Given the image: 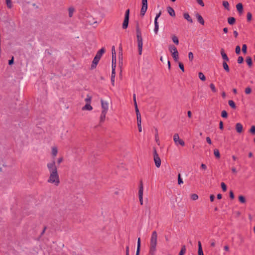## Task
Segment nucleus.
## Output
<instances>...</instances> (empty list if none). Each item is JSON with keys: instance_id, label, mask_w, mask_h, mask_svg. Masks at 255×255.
Here are the masks:
<instances>
[{"instance_id": "nucleus-33", "label": "nucleus", "mask_w": 255, "mask_h": 255, "mask_svg": "<svg viewBox=\"0 0 255 255\" xmlns=\"http://www.w3.org/2000/svg\"><path fill=\"white\" fill-rule=\"evenodd\" d=\"M223 5L227 9H228V10L229 9V3L227 1H223Z\"/></svg>"}, {"instance_id": "nucleus-52", "label": "nucleus", "mask_w": 255, "mask_h": 255, "mask_svg": "<svg viewBox=\"0 0 255 255\" xmlns=\"http://www.w3.org/2000/svg\"><path fill=\"white\" fill-rule=\"evenodd\" d=\"M244 61V58L242 56H239L238 58V63L241 64L243 63Z\"/></svg>"}, {"instance_id": "nucleus-27", "label": "nucleus", "mask_w": 255, "mask_h": 255, "mask_svg": "<svg viewBox=\"0 0 255 255\" xmlns=\"http://www.w3.org/2000/svg\"><path fill=\"white\" fill-rule=\"evenodd\" d=\"M223 66L225 70H226L227 72H229L230 70L229 67L228 66V65L227 64V62L226 61H224L223 63Z\"/></svg>"}, {"instance_id": "nucleus-9", "label": "nucleus", "mask_w": 255, "mask_h": 255, "mask_svg": "<svg viewBox=\"0 0 255 255\" xmlns=\"http://www.w3.org/2000/svg\"><path fill=\"white\" fill-rule=\"evenodd\" d=\"M102 108L103 109L102 111L107 112L109 108V104L107 102L104 101L103 100H101Z\"/></svg>"}, {"instance_id": "nucleus-14", "label": "nucleus", "mask_w": 255, "mask_h": 255, "mask_svg": "<svg viewBox=\"0 0 255 255\" xmlns=\"http://www.w3.org/2000/svg\"><path fill=\"white\" fill-rule=\"evenodd\" d=\"M112 62H116V54L115 47L113 46L112 48Z\"/></svg>"}, {"instance_id": "nucleus-26", "label": "nucleus", "mask_w": 255, "mask_h": 255, "mask_svg": "<svg viewBox=\"0 0 255 255\" xmlns=\"http://www.w3.org/2000/svg\"><path fill=\"white\" fill-rule=\"evenodd\" d=\"M246 62L248 64V65L250 66V67H251L252 66V64H253V62H252V59L251 58V57H248L246 59Z\"/></svg>"}, {"instance_id": "nucleus-53", "label": "nucleus", "mask_w": 255, "mask_h": 255, "mask_svg": "<svg viewBox=\"0 0 255 255\" xmlns=\"http://www.w3.org/2000/svg\"><path fill=\"white\" fill-rule=\"evenodd\" d=\"M161 14V12L160 11L159 13H157L156 16L154 19V22L157 21L158 18L160 16Z\"/></svg>"}, {"instance_id": "nucleus-19", "label": "nucleus", "mask_w": 255, "mask_h": 255, "mask_svg": "<svg viewBox=\"0 0 255 255\" xmlns=\"http://www.w3.org/2000/svg\"><path fill=\"white\" fill-rule=\"evenodd\" d=\"M198 255H204L201 242L200 241H199L198 243Z\"/></svg>"}, {"instance_id": "nucleus-20", "label": "nucleus", "mask_w": 255, "mask_h": 255, "mask_svg": "<svg viewBox=\"0 0 255 255\" xmlns=\"http://www.w3.org/2000/svg\"><path fill=\"white\" fill-rule=\"evenodd\" d=\"M236 22V19L234 17H229L228 18V22L231 25L234 24Z\"/></svg>"}, {"instance_id": "nucleus-8", "label": "nucleus", "mask_w": 255, "mask_h": 255, "mask_svg": "<svg viewBox=\"0 0 255 255\" xmlns=\"http://www.w3.org/2000/svg\"><path fill=\"white\" fill-rule=\"evenodd\" d=\"M173 140H174L175 143L177 145L178 144H180L183 146L185 145L184 141L182 139H181L179 138V135L177 133H176L174 135Z\"/></svg>"}, {"instance_id": "nucleus-64", "label": "nucleus", "mask_w": 255, "mask_h": 255, "mask_svg": "<svg viewBox=\"0 0 255 255\" xmlns=\"http://www.w3.org/2000/svg\"><path fill=\"white\" fill-rule=\"evenodd\" d=\"M214 199H215V196L214 195H211L210 196V201L211 202H213L214 201Z\"/></svg>"}, {"instance_id": "nucleus-13", "label": "nucleus", "mask_w": 255, "mask_h": 255, "mask_svg": "<svg viewBox=\"0 0 255 255\" xmlns=\"http://www.w3.org/2000/svg\"><path fill=\"white\" fill-rule=\"evenodd\" d=\"M236 129L239 133H241L243 131V126L241 123H237L236 125Z\"/></svg>"}, {"instance_id": "nucleus-34", "label": "nucleus", "mask_w": 255, "mask_h": 255, "mask_svg": "<svg viewBox=\"0 0 255 255\" xmlns=\"http://www.w3.org/2000/svg\"><path fill=\"white\" fill-rule=\"evenodd\" d=\"M140 238H138L137 240V250L136 252H140Z\"/></svg>"}, {"instance_id": "nucleus-40", "label": "nucleus", "mask_w": 255, "mask_h": 255, "mask_svg": "<svg viewBox=\"0 0 255 255\" xmlns=\"http://www.w3.org/2000/svg\"><path fill=\"white\" fill-rule=\"evenodd\" d=\"M188 58L190 61H192L193 58H194V55L192 52H190L188 53Z\"/></svg>"}, {"instance_id": "nucleus-16", "label": "nucleus", "mask_w": 255, "mask_h": 255, "mask_svg": "<svg viewBox=\"0 0 255 255\" xmlns=\"http://www.w3.org/2000/svg\"><path fill=\"white\" fill-rule=\"evenodd\" d=\"M167 11L169 15L171 16H175V13L174 10L170 6L167 7Z\"/></svg>"}, {"instance_id": "nucleus-49", "label": "nucleus", "mask_w": 255, "mask_h": 255, "mask_svg": "<svg viewBox=\"0 0 255 255\" xmlns=\"http://www.w3.org/2000/svg\"><path fill=\"white\" fill-rule=\"evenodd\" d=\"M221 187L223 191H226L227 190V187L226 184L224 182H222L221 184Z\"/></svg>"}, {"instance_id": "nucleus-12", "label": "nucleus", "mask_w": 255, "mask_h": 255, "mask_svg": "<svg viewBox=\"0 0 255 255\" xmlns=\"http://www.w3.org/2000/svg\"><path fill=\"white\" fill-rule=\"evenodd\" d=\"M196 18L197 19L198 21L200 24H201L202 25H204V19H203V18L202 17V16L200 14L197 13L196 14Z\"/></svg>"}, {"instance_id": "nucleus-22", "label": "nucleus", "mask_w": 255, "mask_h": 255, "mask_svg": "<svg viewBox=\"0 0 255 255\" xmlns=\"http://www.w3.org/2000/svg\"><path fill=\"white\" fill-rule=\"evenodd\" d=\"M172 57L175 61H177L179 59L178 52H173Z\"/></svg>"}, {"instance_id": "nucleus-56", "label": "nucleus", "mask_w": 255, "mask_h": 255, "mask_svg": "<svg viewBox=\"0 0 255 255\" xmlns=\"http://www.w3.org/2000/svg\"><path fill=\"white\" fill-rule=\"evenodd\" d=\"M197 2L201 6H204V3L202 0H196Z\"/></svg>"}, {"instance_id": "nucleus-23", "label": "nucleus", "mask_w": 255, "mask_h": 255, "mask_svg": "<svg viewBox=\"0 0 255 255\" xmlns=\"http://www.w3.org/2000/svg\"><path fill=\"white\" fill-rule=\"evenodd\" d=\"M159 29V25L157 21L154 22V31L155 34H157L158 31Z\"/></svg>"}, {"instance_id": "nucleus-29", "label": "nucleus", "mask_w": 255, "mask_h": 255, "mask_svg": "<svg viewBox=\"0 0 255 255\" xmlns=\"http://www.w3.org/2000/svg\"><path fill=\"white\" fill-rule=\"evenodd\" d=\"M199 78L202 80V81H205L206 77L204 74L202 72H199L198 74Z\"/></svg>"}, {"instance_id": "nucleus-46", "label": "nucleus", "mask_w": 255, "mask_h": 255, "mask_svg": "<svg viewBox=\"0 0 255 255\" xmlns=\"http://www.w3.org/2000/svg\"><path fill=\"white\" fill-rule=\"evenodd\" d=\"M236 53L237 54H239L241 53V48L240 46L238 45L236 46L235 49Z\"/></svg>"}, {"instance_id": "nucleus-2", "label": "nucleus", "mask_w": 255, "mask_h": 255, "mask_svg": "<svg viewBox=\"0 0 255 255\" xmlns=\"http://www.w3.org/2000/svg\"><path fill=\"white\" fill-rule=\"evenodd\" d=\"M157 243V234L156 231H153L150 239L149 254L150 255H155L156 252Z\"/></svg>"}, {"instance_id": "nucleus-11", "label": "nucleus", "mask_w": 255, "mask_h": 255, "mask_svg": "<svg viewBox=\"0 0 255 255\" xmlns=\"http://www.w3.org/2000/svg\"><path fill=\"white\" fill-rule=\"evenodd\" d=\"M137 118V123H141V115L138 108L135 109Z\"/></svg>"}, {"instance_id": "nucleus-36", "label": "nucleus", "mask_w": 255, "mask_h": 255, "mask_svg": "<svg viewBox=\"0 0 255 255\" xmlns=\"http://www.w3.org/2000/svg\"><path fill=\"white\" fill-rule=\"evenodd\" d=\"M239 200L242 203H246V199L243 196H242V195L240 196L239 197Z\"/></svg>"}, {"instance_id": "nucleus-35", "label": "nucleus", "mask_w": 255, "mask_h": 255, "mask_svg": "<svg viewBox=\"0 0 255 255\" xmlns=\"http://www.w3.org/2000/svg\"><path fill=\"white\" fill-rule=\"evenodd\" d=\"M169 50L173 53V52H178L177 48L173 45L169 47Z\"/></svg>"}, {"instance_id": "nucleus-51", "label": "nucleus", "mask_w": 255, "mask_h": 255, "mask_svg": "<svg viewBox=\"0 0 255 255\" xmlns=\"http://www.w3.org/2000/svg\"><path fill=\"white\" fill-rule=\"evenodd\" d=\"M247 46L246 44H243L242 46V51L243 53H246L247 52Z\"/></svg>"}, {"instance_id": "nucleus-1", "label": "nucleus", "mask_w": 255, "mask_h": 255, "mask_svg": "<svg viewBox=\"0 0 255 255\" xmlns=\"http://www.w3.org/2000/svg\"><path fill=\"white\" fill-rule=\"evenodd\" d=\"M47 167L50 173L49 178L47 182L51 184H54L56 186H58L60 183V179L55 161L53 160L51 162L48 163Z\"/></svg>"}, {"instance_id": "nucleus-58", "label": "nucleus", "mask_w": 255, "mask_h": 255, "mask_svg": "<svg viewBox=\"0 0 255 255\" xmlns=\"http://www.w3.org/2000/svg\"><path fill=\"white\" fill-rule=\"evenodd\" d=\"M179 67L180 68V69L183 71L184 72V65L182 63H179Z\"/></svg>"}, {"instance_id": "nucleus-30", "label": "nucleus", "mask_w": 255, "mask_h": 255, "mask_svg": "<svg viewBox=\"0 0 255 255\" xmlns=\"http://www.w3.org/2000/svg\"><path fill=\"white\" fill-rule=\"evenodd\" d=\"M186 252V247L185 246H183L181 248V249L179 252V255H183Z\"/></svg>"}, {"instance_id": "nucleus-18", "label": "nucleus", "mask_w": 255, "mask_h": 255, "mask_svg": "<svg viewBox=\"0 0 255 255\" xmlns=\"http://www.w3.org/2000/svg\"><path fill=\"white\" fill-rule=\"evenodd\" d=\"M236 8L239 13H241L243 11V6L241 3H239L236 5Z\"/></svg>"}, {"instance_id": "nucleus-3", "label": "nucleus", "mask_w": 255, "mask_h": 255, "mask_svg": "<svg viewBox=\"0 0 255 255\" xmlns=\"http://www.w3.org/2000/svg\"><path fill=\"white\" fill-rule=\"evenodd\" d=\"M105 51V50L104 48H102L97 52V53H96V54L93 60L92 64L91 65L92 68H94L96 67L100 59H101L102 55L104 54Z\"/></svg>"}, {"instance_id": "nucleus-43", "label": "nucleus", "mask_w": 255, "mask_h": 255, "mask_svg": "<svg viewBox=\"0 0 255 255\" xmlns=\"http://www.w3.org/2000/svg\"><path fill=\"white\" fill-rule=\"evenodd\" d=\"M221 116L224 118H226L228 116V114L225 110H223L221 113Z\"/></svg>"}, {"instance_id": "nucleus-37", "label": "nucleus", "mask_w": 255, "mask_h": 255, "mask_svg": "<svg viewBox=\"0 0 255 255\" xmlns=\"http://www.w3.org/2000/svg\"><path fill=\"white\" fill-rule=\"evenodd\" d=\"M91 99H92L91 96L88 95L87 96L86 98L85 99V101H86V103H91Z\"/></svg>"}, {"instance_id": "nucleus-59", "label": "nucleus", "mask_w": 255, "mask_h": 255, "mask_svg": "<svg viewBox=\"0 0 255 255\" xmlns=\"http://www.w3.org/2000/svg\"><path fill=\"white\" fill-rule=\"evenodd\" d=\"M137 127L139 132L142 131L141 123H137Z\"/></svg>"}, {"instance_id": "nucleus-28", "label": "nucleus", "mask_w": 255, "mask_h": 255, "mask_svg": "<svg viewBox=\"0 0 255 255\" xmlns=\"http://www.w3.org/2000/svg\"><path fill=\"white\" fill-rule=\"evenodd\" d=\"M107 112H105V111H102V113H101V117H100V120L101 121H104L105 119V117H106V115L107 114Z\"/></svg>"}, {"instance_id": "nucleus-4", "label": "nucleus", "mask_w": 255, "mask_h": 255, "mask_svg": "<svg viewBox=\"0 0 255 255\" xmlns=\"http://www.w3.org/2000/svg\"><path fill=\"white\" fill-rule=\"evenodd\" d=\"M137 37V46H138V50L139 55H141L142 53V38L141 36V34H136Z\"/></svg>"}, {"instance_id": "nucleus-55", "label": "nucleus", "mask_w": 255, "mask_h": 255, "mask_svg": "<svg viewBox=\"0 0 255 255\" xmlns=\"http://www.w3.org/2000/svg\"><path fill=\"white\" fill-rule=\"evenodd\" d=\"M250 131L253 134L255 133V126H252V127L250 130Z\"/></svg>"}, {"instance_id": "nucleus-50", "label": "nucleus", "mask_w": 255, "mask_h": 255, "mask_svg": "<svg viewBox=\"0 0 255 255\" xmlns=\"http://www.w3.org/2000/svg\"><path fill=\"white\" fill-rule=\"evenodd\" d=\"M222 57L223 59L226 61H228L229 60V59L226 54H222Z\"/></svg>"}, {"instance_id": "nucleus-38", "label": "nucleus", "mask_w": 255, "mask_h": 255, "mask_svg": "<svg viewBox=\"0 0 255 255\" xmlns=\"http://www.w3.org/2000/svg\"><path fill=\"white\" fill-rule=\"evenodd\" d=\"M133 102H134V106L135 109L138 108L136 101V96H135V94H134L133 95Z\"/></svg>"}, {"instance_id": "nucleus-60", "label": "nucleus", "mask_w": 255, "mask_h": 255, "mask_svg": "<svg viewBox=\"0 0 255 255\" xmlns=\"http://www.w3.org/2000/svg\"><path fill=\"white\" fill-rule=\"evenodd\" d=\"M230 197L232 199H233L234 198V193L232 191H231L230 192Z\"/></svg>"}, {"instance_id": "nucleus-15", "label": "nucleus", "mask_w": 255, "mask_h": 255, "mask_svg": "<svg viewBox=\"0 0 255 255\" xmlns=\"http://www.w3.org/2000/svg\"><path fill=\"white\" fill-rule=\"evenodd\" d=\"M183 17L189 22H190L191 23H193V20H192V18L190 17V15L188 13H184L183 14Z\"/></svg>"}, {"instance_id": "nucleus-31", "label": "nucleus", "mask_w": 255, "mask_h": 255, "mask_svg": "<svg viewBox=\"0 0 255 255\" xmlns=\"http://www.w3.org/2000/svg\"><path fill=\"white\" fill-rule=\"evenodd\" d=\"M68 11H69V17H72L73 14V12L74 11V8L73 7H69V9H68Z\"/></svg>"}, {"instance_id": "nucleus-63", "label": "nucleus", "mask_w": 255, "mask_h": 255, "mask_svg": "<svg viewBox=\"0 0 255 255\" xmlns=\"http://www.w3.org/2000/svg\"><path fill=\"white\" fill-rule=\"evenodd\" d=\"M219 128L221 129H223V123L222 121H220V124H219Z\"/></svg>"}, {"instance_id": "nucleus-44", "label": "nucleus", "mask_w": 255, "mask_h": 255, "mask_svg": "<svg viewBox=\"0 0 255 255\" xmlns=\"http://www.w3.org/2000/svg\"><path fill=\"white\" fill-rule=\"evenodd\" d=\"M210 87L213 92H216L217 91L215 86L213 83L210 84Z\"/></svg>"}, {"instance_id": "nucleus-54", "label": "nucleus", "mask_w": 255, "mask_h": 255, "mask_svg": "<svg viewBox=\"0 0 255 255\" xmlns=\"http://www.w3.org/2000/svg\"><path fill=\"white\" fill-rule=\"evenodd\" d=\"M116 75H111V83L114 86L115 85V78Z\"/></svg>"}, {"instance_id": "nucleus-39", "label": "nucleus", "mask_w": 255, "mask_h": 255, "mask_svg": "<svg viewBox=\"0 0 255 255\" xmlns=\"http://www.w3.org/2000/svg\"><path fill=\"white\" fill-rule=\"evenodd\" d=\"M178 183L179 185L183 183V181L181 177L180 174H179L178 175Z\"/></svg>"}, {"instance_id": "nucleus-45", "label": "nucleus", "mask_w": 255, "mask_h": 255, "mask_svg": "<svg viewBox=\"0 0 255 255\" xmlns=\"http://www.w3.org/2000/svg\"><path fill=\"white\" fill-rule=\"evenodd\" d=\"M247 17L248 21H251V19H252V13L251 12H248Z\"/></svg>"}, {"instance_id": "nucleus-48", "label": "nucleus", "mask_w": 255, "mask_h": 255, "mask_svg": "<svg viewBox=\"0 0 255 255\" xmlns=\"http://www.w3.org/2000/svg\"><path fill=\"white\" fill-rule=\"evenodd\" d=\"M191 198L193 200H196L198 199V196L196 194H193L191 195Z\"/></svg>"}, {"instance_id": "nucleus-7", "label": "nucleus", "mask_w": 255, "mask_h": 255, "mask_svg": "<svg viewBox=\"0 0 255 255\" xmlns=\"http://www.w3.org/2000/svg\"><path fill=\"white\" fill-rule=\"evenodd\" d=\"M143 185L142 182H140L139 188L138 190V197L140 204H143Z\"/></svg>"}, {"instance_id": "nucleus-41", "label": "nucleus", "mask_w": 255, "mask_h": 255, "mask_svg": "<svg viewBox=\"0 0 255 255\" xmlns=\"http://www.w3.org/2000/svg\"><path fill=\"white\" fill-rule=\"evenodd\" d=\"M252 92V89L250 87H248L246 88L245 92L246 94H250Z\"/></svg>"}, {"instance_id": "nucleus-21", "label": "nucleus", "mask_w": 255, "mask_h": 255, "mask_svg": "<svg viewBox=\"0 0 255 255\" xmlns=\"http://www.w3.org/2000/svg\"><path fill=\"white\" fill-rule=\"evenodd\" d=\"M58 153V150L57 148L56 147H52V150H51V153L52 155L55 157L56 156L57 154Z\"/></svg>"}, {"instance_id": "nucleus-24", "label": "nucleus", "mask_w": 255, "mask_h": 255, "mask_svg": "<svg viewBox=\"0 0 255 255\" xmlns=\"http://www.w3.org/2000/svg\"><path fill=\"white\" fill-rule=\"evenodd\" d=\"M172 40L173 41V42L175 43L176 44H178L179 43V40H178V39L177 38V37L176 36H175V35H173L172 36Z\"/></svg>"}, {"instance_id": "nucleus-47", "label": "nucleus", "mask_w": 255, "mask_h": 255, "mask_svg": "<svg viewBox=\"0 0 255 255\" xmlns=\"http://www.w3.org/2000/svg\"><path fill=\"white\" fill-rule=\"evenodd\" d=\"M6 3L7 6L8 8H10L11 7L12 4H11V0H6Z\"/></svg>"}, {"instance_id": "nucleus-17", "label": "nucleus", "mask_w": 255, "mask_h": 255, "mask_svg": "<svg viewBox=\"0 0 255 255\" xmlns=\"http://www.w3.org/2000/svg\"><path fill=\"white\" fill-rule=\"evenodd\" d=\"M93 109L91 106V103H86V104L82 108V110L91 111Z\"/></svg>"}, {"instance_id": "nucleus-42", "label": "nucleus", "mask_w": 255, "mask_h": 255, "mask_svg": "<svg viewBox=\"0 0 255 255\" xmlns=\"http://www.w3.org/2000/svg\"><path fill=\"white\" fill-rule=\"evenodd\" d=\"M136 34H141L138 23L136 24Z\"/></svg>"}, {"instance_id": "nucleus-25", "label": "nucleus", "mask_w": 255, "mask_h": 255, "mask_svg": "<svg viewBox=\"0 0 255 255\" xmlns=\"http://www.w3.org/2000/svg\"><path fill=\"white\" fill-rule=\"evenodd\" d=\"M229 106L233 109L236 108V106L235 102L233 100H229L228 102Z\"/></svg>"}, {"instance_id": "nucleus-61", "label": "nucleus", "mask_w": 255, "mask_h": 255, "mask_svg": "<svg viewBox=\"0 0 255 255\" xmlns=\"http://www.w3.org/2000/svg\"><path fill=\"white\" fill-rule=\"evenodd\" d=\"M206 141L209 144H212V141L210 137L208 136L206 137Z\"/></svg>"}, {"instance_id": "nucleus-32", "label": "nucleus", "mask_w": 255, "mask_h": 255, "mask_svg": "<svg viewBox=\"0 0 255 255\" xmlns=\"http://www.w3.org/2000/svg\"><path fill=\"white\" fill-rule=\"evenodd\" d=\"M214 154L215 156L219 158L220 157V154L219 152V151L217 149H215L214 150Z\"/></svg>"}, {"instance_id": "nucleus-5", "label": "nucleus", "mask_w": 255, "mask_h": 255, "mask_svg": "<svg viewBox=\"0 0 255 255\" xmlns=\"http://www.w3.org/2000/svg\"><path fill=\"white\" fill-rule=\"evenodd\" d=\"M153 159L156 166L159 168L161 165V160L155 149L153 152Z\"/></svg>"}, {"instance_id": "nucleus-10", "label": "nucleus", "mask_w": 255, "mask_h": 255, "mask_svg": "<svg viewBox=\"0 0 255 255\" xmlns=\"http://www.w3.org/2000/svg\"><path fill=\"white\" fill-rule=\"evenodd\" d=\"M147 9V4H142V7L140 10V15L143 16Z\"/></svg>"}, {"instance_id": "nucleus-62", "label": "nucleus", "mask_w": 255, "mask_h": 255, "mask_svg": "<svg viewBox=\"0 0 255 255\" xmlns=\"http://www.w3.org/2000/svg\"><path fill=\"white\" fill-rule=\"evenodd\" d=\"M201 168L204 170H206L207 167L205 164L202 163L201 165Z\"/></svg>"}, {"instance_id": "nucleus-6", "label": "nucleus", "mask_w": 255, "mask_h": 255, "mask_svg": "<svg viewBox=\"0 0 255 255\" xmlns=\"http://www.w3.org/2000/svg\"><path fill=\"white\" fill-rule=\"evenodd\" d=\"M129 9H128L126 11L125 14V19L124 22L123 23V28L124 29H126L128 26V21H129Z\"/></svg>"}, {"instance_id": "nucleus-57", "label": "nucleus", "mask_w": 255, "mask_h": 255, "mask_svg": "<svg viewBox=\"0 0 255 255\" xmlns=\"http://www.w3.org/2000/svg\"><path fill=\"white\" fill-rule=\"evenodd\" d=\"M238 238L240 240L241 244L244 242V238L241 235H238Z\"/></svg>"}]
</instances>
